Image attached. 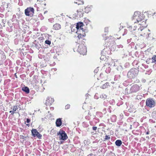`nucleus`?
Masks as SVG:
<instances>
[{"label": "nucleus", "instance_id": "nucleus-1", "mask_svg": "<svg viewBox=\"0 0 156 156\" xmlns=\"http://www.w3.org/2000/svg\"><path fill=\"white\" fill-rule=\"evenodd\" d=\"M80 43H78L76 44V46L78 47L77 51L80 54L85 55L87 52V48L85 45V42L81 40Z\"/></svg>", "mask_w": 156, "mask_h": 156}, {"label": "nucleus", "instance_id": "nucleus-2", "mask_svg": "<svg viewBox=\"0 0 156 156\" xmlns=\"http://www.w3.org/2000/svg\"><path fill=\"white\" fill-rule=\"evenodd\" d=\"M150 30L147 29H144L140 27L138 29L137 32L140 36H142L145 39H149L150 34L149 33Z\"/></svg>", "mask_w": 156, "mask_h": 156}, {"label": "nucleus", "instance_id": "nucleus-3", "mask_svg": "<svg viewBox=\"0 0 156 156\" xmlns=\"http://www.w3.org/2000/svg\"><path fill=\"white\" fill-rule=\"evenodd\" d=\"M138 73V70L134 68L130 69L128 72L127 76L130 78H133L136 77Z\"/></svg>", "mask_w": 156, "mask_h": 156}, {"label": "nucleus", "instance_id": "nucleus-4", "mask_svg": "<svg viewBox=\"0 0 156 156\" xmlns=\"http://www.w3.org/2000/svg\"><path fill=\"white\" fill-rule=\"evenodd\" d=\"M133 19L134 20H136L137 23H139L144 20L143 14L140 12H135L133 15Z\"/></svg>", "mask_w": 156, "mask_h": 156}, {"label": "nucleus", "instance_id": "nucleus-5", "mask_svg": "<svg viewBox=\"0 0 156 156\" xmlns=\"http://www.w3.org/2000/svg\"><path fill=\"white\" fill-rule=\"evenodd\" d=\"M83 23L82 22H79L76 25L73 26L72 28V31H74V28H76L77 31H76V33H79V32H83L84 31V29L83 28Z\"/></svg>", "mask_w": 156, "mask_h": 156}, {"label": "nucleus", "instance_id": "nucleus-6", "mask_svg": "<svg viewBox=\"0 0 156 156\" xmlns=\"http://www.w3.org/2000/svg\"><path fill=\"white\" fill-rule=\"evenodd\" d=\"M34 13V9L33 8H28L25 10V13L26 16L31 17Z\"/></svg>", "mask_w": 156, "mask_h": 156}, {"label": "nucleus", "instance_id": "nucleus-7", "mask_svg": "<svg viewBox=\"0 0 156 156\" xmlns=\"http://www.w3.org/2000/svg\"><path fill=\"white\" fill-rule=\"evenodd\" d=\"M58 134L59 136V138L60 140H66L68 138L66 134L64 131L62 130H60Z\"/></svg>", "mask_w": 156, "mask_h": 156}, {"label": "nucleus", "instance_id": "nucleus-8", "mask_svg": "<svg viewBox=\"0 0 156 156\" xmlns=\"http://www.w3.org/2000/svg\"><path fill=\"white\" fill-rule=\"evenodd\" d=\"M146 104L147 106L152 108L155 106V102L152 99L148 98L146 101Z\"/></svg>", "mask_w": 156, "mask_h": 156}, {"label": "nucleus", "instance_id": "nucleus-9", "mask_svg": "<svg viewBox=\"0 0 156 156\" xmlns=\"http://www.w3.org/2000/svg\"><path fill=\"white\" fill-rule=\"evenodd\" d=\"M140 89V87L138 85L135 84L132 86L130 88V92H136Z\"/></svg>", "mask_w": 156, "mask_h": 156}, {"label": "nucleus", "instance_id": "nucleus-10", "mask_svg": "<svg viewBox=\"0 0 156 156\" xmlns=\"http://www.w3.org/2000/svg\"><path fill=\"white\" fill-rule=\"evenodd\" d=\"M31 132L34 136H37L39 139L41 138L42 136L38 132L36 129H32Z\"/></svg>", "mask_w": 156, "mask_h": 156}, {"label": "nucleus", "instance_id": "nucleus-11", "mask_svg": "<svg viewBox=\"0 0 156 156\" xmlns=\"http://www.w3.org/2000/svg\"><path fill=\"white\" fill-rule=\"evenodd\" d=\"M54 101V99L51 97H48L46 100L45 104L46 105H51Z\"/></svg>", "mask_w": 156, "mask_h": 156}, {"label": "nucleus", "instance_id": "nucleus-12", "mask_svg": "<svg viewBox=\"0 0 156 156\" xmlns=\"http://www.w3.org/2000/svg\"><path fill=\"white\" fill-rule=\"evenodd\" d=\"M79 33H77L79 34V35L76 37V39L77 40V42H76V43H79V42H80V41H79V40H80V38H82L83 37V32H79Z\"/></svg>", "mask_w": 156, "mask_h": 156}, {"label": "nucleus", "instance_id": "nucleus-13", "mask_svg": "<svg viewBox=\"0 0 156 156\" xmlns=\"http://www.w3.org/2000/svg\"><path fill=\"white\" fill-rule=\"evenodd\" d=\"M139 23V24L142 27H147V25L146 23V20L145 21L143 20L142 22L141 21L139 23Z\"/></svg>", "mask_w": 156, "mask_h": 156}, {"label": "nucleus", "instance_id": "nucleus-14", "mask_svg": "<svg viewBox=\"0 0 156 156\" xmlns=\"http://www.w3.org/2000/svg\"><path fill=\"white\" fill-rule=\"evenodd\" d=\"M54 29L55 30H58L61 29V26L58 23H56L53 26Z\"/></svg>", "mask_w": 156, "mask_h": 156}, {"label": "nucleus", "instance_id": "nucleus-15", "mask_svg": "<svg viewBox=\"0 0 156 156\" xmlns=\"http://www.w3.org/2000/svg\"><path fill=\"white\" fill-rule=\"evenodd\" d=\"M77 15L80 17H82L83 16V10L79 9L77 11Z\"/></svg>", "mask_w": 156, "mask_h": 156}, {"label": "nucleus", "instance_id": "nucleus-16", "mask_svg": "<svg viewBox=\"0 0 156 156\" xmlns=\"http://www.w3.org/2000/svg\"><path fill=\"white\" fill-rule=\"evenodd\" d=\"M92 7V5L87 6L85 8V12L87 13H88L91 11Z\"/></svg>", "mask_w": 156, "mask_h": 156}, {"label": "nucleus", "instance_id": "nucleus-17", "mask_svg": "<svg viewBox=\"0 0 156 156\" xmlns=\"http://www.w3.org/2000/svg\"><path fill=\"white\" fill-rule=\"evenodd\" d=\"M62 121L61 119H57L56 122V124L57 126H60L62 125Z\"/></svg>", "mask_w": 156, "mask_h": 156}, {"label": "nucleus", "instance_id": "nucleus-18", "mask_svg": "<svg viewBox=\"0 0 156 156\" xmlns=\"http://www.w3.org/2000/svg\"><path fill=\"white\" fill-rule=\"evenodd\" d=\"M18 109L17 106H14L12 111H9V112L11 113L12 115H13L15 113V112L16 111V110Z\"/></svg>", "mask_w": 156, "mask_h": 156}, {"label": "nucleus", "instance_id": "nucleus-19", "mask_svg": "<svg viewBox=\"0 0 156 156\" xmlns=\"http://www.w3.org/2000/svg\"><path fill=\"white\" fill-rule=\"evenodd\" d=\"M108 86H109V83L107 82L101 86V88L102 89H104L108 88Z\"/></svg>", "mask_w": 156, "mask_h": 156}, {"label": "nucleus", "instance_id": "nucleus-20", "mask_svg": "<svg viewBox=\"0 0 156 156\" xmlns=\"http://www.w3.org/2000/svg\"><path fill=\"white\" fill-rule=\"evenodd\" d=\"M113 62L114 63V66H121V65L120 64V63H119V62H118V60H113Z\"/></svg>", "mask_w": 156, "mask_h": 156}, {"label": "nucleus", "instance_id": "nucleus-21", "mask_svg": "<svg viewBox=\"0 0 156 156\" xmlns=\"http://www.w3.org/2000/svg\"><path fill=\"white\" fill-rule=\"evenodd\" d=\"M122 144V141L120 140H116L115 142V144L116 145L118 146H120Z\"/></svg>", "mask_w": 156, "mask_h": 156}, {"label": "nucleus", "instance_id": "nucleus-22", "mask_svg": "<svg viewBox=\"0 0 156 156\" xmlns=\"http://www.w3.org/2000/svg\"><path fill=\"white\" fill-rule=\"evenodd\" d=\"M22 90L25 92L27 93H29V90L27 87H25L23 88Z\"/></svg>", "mask_w": 156, "mask_h": 156}, {"label": "nucleus", "instance_id": "nucleus-23", "mask_svg": "<svg viewBox=\"0 0 156 156\" xmlns=\"http://www.w3.org/2000/svg\"><path fill=\"white\" fill-rule=\"evenodd\" d=\"M151 61L153 62H155L156 61V55L154 56L151 59Z\"/></svg>", "mask_w": 156, "mask_h": 156}, {"label": "nucleus", "instance_id": "nucleus-24", "mask_svg": "<svg viewBox=\"0 0 156 156\" xmlns=\"http://www.w3.org/2000/svg\"><path fill=\"white\" fill-rule=\"evenodd\" d=\"M100 98L104 99L106 98L107 96L105 94H102L100 95Z\"/></svg>", "mask_w": 156, "mask_h": 156}, {"label": "nucleus", "instance_id": "nucleus-25", "mask_svg": "<svg viewBox=\"0 0 156 156\" xmlns=\"http://www.w3.org/2000/svg\"><path fill=\"white\" fill-rule=\"evenodd\" d=\"M113 119H114L113 122H115L116 121V116L115 115H113L111 118V119L112 120H113Z\"/></svg>", "mask_w": 156, "mask_h": 156}, {"label": "nucleus", "instance_id": "nucleus-26", "mask_svg": "<svg viewBox=\"0 0 156 156\" xmlns=\"http://www.w3.org/2000/svg\"><path fill=\"white\" fill-rule=\"evenodd\" d=\"M45 43L48 45H50L51 43V41L49 40H46L45 41Z\"/></svg>", "mask_w": 156, "mask_h": 156}, {"label": "nucleus", "instance_id": "nucleus-27", "mask_svg": "<svg viewBox=\"0 0 156 156\" xmlns=\"http://www.w3.org/2000/svg\"><path fill=\"white\" fill-rule=\"evenodd\" d=\"M94 98L96 99H98V94H96L94 96Z\"/></svg>", "mask_w": 156, "mask_h": 156}, {"label": "nucleus", "instance_id": "nucleus-28", "mask_svg": "<svg viewBox=\"0 0 156 156\" xmlns=\"http://www.w3.org/2000/svg\"><path fill=\"white\" fill-rule=\"evenodd\" d=\"M70 105L69 104H68L65 106V109H68L69 108Z\"/></svg>", "mask_w": 156, "mask_h": 156}, {"label": "nucleus", "instance_id": "nucleus-29", "mask_svg": "<svg viewBox=\"0 0 156 156\" xmlns=\"http://www.w3.org/2000/svg\"><path fill=\"white\" fill-rule=\"evenodd\" d=\"M110 138V137L108 136L107 135H106L105 136V140H108Z\"/></svg>", "mask_w": 156, "mask_h": 156}, {"label": "nucleus", "instance_id": "nucleus-30", "mask_svg": "<svg viewBox=\"0 0 156 156\" xmlns=\"http://www.w3.org/2000/svg\"><path fill=\"white\" fill-rule=\"evenodd\" d=\"M92 129L94 130H96L97 129V127L96 126H93L92 127Z\"/></svg>", "mask_w": 156, "mask_h": 156}, {"label": "nucleus", "instance_id": "nucleus-31", "mask_svg": "<svg viewBox=\"0 0 156 156\" xmlns=\"http://www.w3.org/2000/svg\"><path fill=\"white\" fill-rule=\"evenodd\" d=\"M117 46L119 48H122L123 47V46L122 45H117Z\"/></svg>", "mask_w": 156, "mask_h": 156}, {"label": "nucleus", "instance_id": "nucleus-32", "mask_svg": "<svg viewBox=\"0 0 156 156\" xmlns=\"http://www.w3.org/2000/svg\"><path fill=\"white\" fill-rule=\"evenodd\" d=\"M30 121V120L29 119H27L26 122L27 123H29Z\"/></svg>", "mask_w": 156, "mask_h": 156}, {"label": "nucleus", "instance_id": "nucleus-33", "mask_svg": "<svg viewBox=\"0 0 156 156\" xmlns=\"http://www.w3.org/2000/svg\"><path fill=\"white\" fill-rule=\"evenodd\" d=\"M87 156H95V155L93 154H90L88 155Z\"/></svg>", "mask_w": 156, "mask_h": 156}, {"label": "nucleus", "instance_id": "nucleus-34", "mask_svg": "<svg viewBox=\"0 0 156 156\" xmlns=\"http://www.w3.org/2000/svg\"><path fill=\"white\" fill-rule=\"evenodd\" d=\"M108 27H107V28H105V32H108Z\"/></svg>", "mask_w": 156, "mask_h": 156}, {"label": "nucleus", "instance_id": "nucleus-35", "mask_svg": "<svg viewBox=\"0 0 156 156\" xmlns=\"http://www.w3.org/2000/svg\"><path fill=\"white\" fill-rule=\"evenodd\" d=\"M98 71V69H96L94 70V72L95 73H97Z\"/></svg>", "mask_w": 156, "mask_h": 156}, {"label": "nucleus", "instance_id": "nucleus-36", "mask_svg": "<svg viewBox=\"0 0 156 156\" xmlns=\"http://www.w3.org/2000/svg\"><path fill=\"white\" fill-rule=\"evenodd\" d=\"M136 27H135V26H134V27L133 30H136Z\"/></svg>", "mask_w": 156, "mask_h": 156}, {"label": "nucleus", "instance_id": "nucleus-37", "mask_svg": "<svg viewBox=\"0 0 156 156\" xmlns=\"http://www.w3.org/2000/svg\"><path fill=\"white\" fill-rule=\"evenodd\" d=\"M2 53H3V52L0 51V55Z\"/></svg>", "mask_w": 156, "mask_h": 156}, {"label": "nucleus", "instance_id": "nucleus-38", "mask_svg": "<svg viewBox=\"0 0 156 156\" xmlns=\"http://www.w3.org/2000/svg\"><path fill=\"white\" fill-rule=\"evenodd\" d=\"M129 30H131V27H129Z\"/></svg>", "mask_w": 156, "mask_h": 156}, {"label": "nucleus", "instance_id": "nucleus-39", "mask_svg": "<svg viewBox=\"0 0 156 156\" xmlns=\"http://www.w3.org/2000/svg\"><path fill=\"white\" fill-rule=\"evenodd\" d=\"M50 108L51 110H53L54 109V108L53 107H51Z\"/></svg>", "mask_w": 156, "mask_h": 156}, {"label": "nucleus", "instance_id": "nucleus-40", "mask_svg": "<svg viewBox=\"0 0 156 156\" xmlns=\"http://www.w3.org/2000/svg\"><path fill=\"white\" fill-rule=\"evenodd\" d=\"M146 134H148V132H147V133H146Z\"/></svg>", "mask_w": 156, "mask_h": 156}, {"label": "nucleus", "instance_id": "nucleus-41", "mask_svg": "<svg viewBox=\"0 0 156 156\" xmlns=\"http://www.w3.org/2000/svg\"><path fill=\"white\" fill-rule=\"evenodd\" d=\"M85 141H85V140L84 141V143H85Z\"/></svg>", "mask_w": 156, "mask_h": 156}, {"label": "nucleus", "instance_id": "nucleus-42", "mask_svg": "<svg viewBox=\"0 0 156 156\" xmlns=\"http://www.w3.org/2000/svg\"><path fill=\"white\" fill-rule=\"evenodd\" d=\"M134 23H136V21H134Z\"/></svg>", "mask_w": 156, "mask_h": 156}, {"label": "nucleus", "instance_id": "nucleus-43", "mask_svg": "<svg viewBox=\"0 0 156 156\" xmlns=\"http://www.w3.org/2000/svg\"><path fill=\"white\" fill-rule=\"evenodd\" d=\"M46 109H47V107L46 108Z\"/></svg>", "mask_w": 156, "mask_h": 156}]
</instances>
